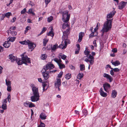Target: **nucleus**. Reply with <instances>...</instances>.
Returning a JSON list of instances; mask_svg holds the SVG:
<instances>
[{"instance_id": "1", "label": "nucleus", "mask_w": 127, "mask_h": 127, "mask_svg": "<svg viewBox=\"0 0 127 127\" xmlns=\"http://www.w3.org/2000/svg\"><path fill=\"white\" fill-rule=\"evenodd\" d=\"M66 27L68 29L66 31L63 32V35L62 37V39L63 41L61 44L59 46V47L62 49H65L67 47L68 44L70 43V40L68 39V35L70 29L69 25L68 24L64 23L62 26V28L63 29H65Z\"/></svg>"}, {"instance_id": "2", "label": "nucleus", "mask_w": 127, "mask_h": 127, "mask_svg": "<svg viewBox=\"0 0 127 127\" xmlns=\"http://www.w3.org/2000/svg\"><path fill=\"white\" fill-rule=\"evenodd\" d=\"M32 87L33 95L31 97V100L33 102L37 101L39 99L38 88L34 85L32 86Z\"/></svg>"}, {"instance_id": "3", "label": "nucleus", "mask_w": 127, "mask_h": 127, "mask_svg": "<svg viewBox=\"0 0 127 127\" xmlns=\"http://www.w3.org/2000/svg\"><path fill=\"white\" fill-rule=\"evenodd\" d=\"M54 67V65L50 63L47 64L46 66L43 67V68L42 69V72L43 76L45 80H47L49 77L48 73H45L46 72L48 73V72L46 71L48 69L49 70H51Z\"/></svg>"}, {"instance_id": "4", "label": "nucleus", "mask_w": 127, "mask_h": 127, "mask_svg": "<svg viewBox=\"0 0 127 127\" xmlns=\"http://www.w3.org/2000/svg\"><path fill=\"white\" fill-rule=\"evenodd\" d=\"M112 19H107L104 23L102 29L101 30V31L102 32V35L105 32H107L111 29L112 27Z\"/></svg>"}, {"instance_id": "5", "label": "nucleus", "mask_w": 127, "mask_h": 127, "mask_svg": "<svg viewBox=\"0 0 127 127\" xmlns=\"http://www.w3.org/2000/svg\"><path fill=\"white\" fill-rule=\"evenodd\" d=\"M16 61L18 65H21L24 64L26 65H28V64L31 63L30 59L26 56H24L23 54L22 55L21 59L18 58Z\"/></svg>"}, {"instance_id": "6", "label": "nucleus", "mask_w": 127, "mask_h": 127, "mask_svg": "<svg viewBox=\"0 0 127 127\" xmlns=\"http://www.w3.org/2000/svg\"><path fill=\"white\" fill-rule=\"evenodd\" d=\"M68 11L66 10L62 13L63 17L62 20L63 22L65 23L69 21L70 17V14H68Z\"/></svg>"}, {"instance_id": "7", "label": "nucleus", "mask_w": 127, "mask_h": 127, "mask_svg": "<svg viewBox=\"0 0 127 127\" xmlns=\"http://www.w3.org/2000/svg\"><path fill=\"white\" fill-rule=\"evenodd\" d=\"M54 61L57 63L60 69H62L65 68V65L62 64V61L60 58L59 59L55 58L54 59Z\"/></svg>"}, {"instance_id": "8", "label": "nucleus", "mask_w": 127, "mask_h": 127, "mask_svg": "<svg viewBox=\"0 0 127 127\" xmlns=\"http://www.w3.org/2000/svg\"><path fill=\"white\" fill-rule=\"evenodd\" d=\"M55 86L56 88L58 89V90L59 91L61 90V89L59 87L61 85V79H57L55 80L54 83Z\"/></svg>"}, {"instance_id": "9", "label": "nucleus", "mask_w": 127, "mask_h": 127, "mask_svg": "<svg viewBox=\"0 0 127 127\" xmlns=\"http://www.w3.org/2000/svg\"><path fill=\"white\" fill-rule=\"evenodd\" d=\"M127 4V2L121 1L118 6V8L120 9H122L125 7Z\"/></svg>"}, {"instance_id": "10", "label": "nucleus", "mask_w": 127, "mask_h": 127, "mask_svg": "<svg viewBox=\"0 0 127 127\" xmlns=\"http://www.w3.org/2000/svg\"><path fill=\"white\" fill-rule=\"evenodd\" d=\"M116 13V11L114 10L107 14L106 16L107 20L108 19H110L112 18Z\"/></svg>"}, {"instance_id": "11", "label": "nucleus", "mask_w": 127, "mask_h": 127, "mask_svg": "<svg viewBox=\"0 0 127 127\" xmlns=\"http://www.w3.org/2000/svg\"><path fill=\"white\" fill-rule=\"evenodd\" d=\"M103 87L104 91L105 92H108V90L110 87V86L108 83H106L105 84L103 85Z\"/></svg>"}, {"instance_id": "12", "label": "nucleus", "mask_w": 127, "mask_h": 127, "mask_svg": "<svg viewBox=\"0 0 127 127\" xmlns=\"http://www.w3.org/2000/svg\"><path fill=\"white\" fill-rule=\"evenodd\" d=\"M42 85L43 91H45L47 90L49 86V84L48 82H44L42 83Z\"/></svg>"}, {"instance_id": "13", "label": "nucleus", "mask_w": 127, "mask_h": 127, "mask_svg": "<svg viewBox=\"0 0 127 127\" xmlns=\"http://www.w3.org/2000/svg\"><path fill=\"white\" fill-rule=\"evenodd\" d=\"M103 76L106 78L107 79H108L110 82H112L113 81V79L112 77L108 74L104 73L103 74Z\"/></svg>"}, {"instance_id": "14", "label": "nucleus", "mask_w": 127, "mask_h": 127, "mask_svg": "<svg viewBox=\"0 0 127 127\" xmlns=\"http://www.w3.org/2000/svg\"><path fill=\"white\" fill-rule=\"evenodd\" d=\"M99 92L101 96L105 97L107 96V94L104 92L103 91V89L102 88H100Z\"/></svg>"}, {"instance_id": "15", "label": "nucleus", "mask_w": 127, "mask_h": 127, "mask_svg": "<svg viewBox=\"0 0 127 127\" xmlns=\"http://www.w3.org/2000/svg\"><path fill=\"white\" fill-rule=\"evenodd\" d=\"M29 48L31 49V51L36 46L35 44L33 43L32 42L30 41L28 44Z\"/></svg>"}, {"instance_id": "16", "label": "nucleus", "mask_w": 127, "mask_h": 127, "mask_svg": "<svg viewBox=\"0 0 127 127\" xmlns=\"http://www.w3.org/2000/svg\"><path fill=\"white\" fill-rule=\"evenodd\" d=\"M84 35V33L83 32H81L79 34V39L78 40V42L80 43Z\"/></svg>"}, {"instance_id": "17", "label": "nucleus", "mask_w": 127, "mask_h": 127, "mask_svg": "<svg viewBox=\"0 0 127 127\" xmlns=\"http://www.w3.org/2000/svg\"><path fill=\"white\" fill-rule=\"evenodd\" d=\"M59 46H58V44H56L52 46V45L51 47V50L52 51V52H53L54 51H55V50L57 48H60L61 49H62V48H60L59 47V46Z\"/></svg>"}, {"instance_id": "18", "label": "nucleus", "mask_w": 127, "mask_h": 127, "mask_svg": "<svg viewBox=\"0 0 127 127\" xmlns=\"http://www.w3.org/2000/svg\"><path fill=\"white\" fill-rule=\"evenodd\" d=\"M88 47H86L85 50L84 51V54L86 55L87 57H88V55L90 53V51H89V49L88 48Z\"/></svg>"}, {"instance_id": "19", "label": "nucleus", "mask_w": 127, "mask_h": 127, "mask_svg": "<svg viewBox=\"0 0 127 127\" xmlns=\"http://www.w3.org/2000/svg\"><path fill=\"white\" fill-rule=\"evenodd\" d=\"M10 45V43L9 41L5 42L3 44V46L5 48H8Z\"/></svg>"}, {"instance_id": "20", "label": "nucleus", "mask_w": 127, "mask_h": 127, "mask_svg": "<svg viewBox=\"0 0 127 127\" xmlns=\"http://www.w3.org/2000/svg\"><path fill=\"white\" fill-rule=\"evenodd\" d=\"M9 59L12 62H14L16 59V57L13 56L12 55H9Z\"/></svg>"}, {"instance_id": "21", "label": "nucleus", "mask_w": 127, "mask_h": 127, "mask_svg": "<svg viewBox=\"0 0 127 127\" xmlns=\"http://www.w3.org/2000/svg\"><path fill=\"white\" fill-rule=\"evenodd\" d=\"M111 63L112 64L115 66L119 65L120 64V62L118 61H116L115 62H113V61H111Z\"/></svg>"}, {"instance_id": "22", "label": "nucleus", "mask_w": 127, "mask_h": 127, "mask_svg": "<svg viewBox=\"0 0 127 127\" xmlns=\"http://www.w3.org/2000/svg\"><path fill=\"white\" fill-rule=\"evenodd\" d=\"M117 94V93L116 90H113L111 95V96L113 98H115L116 97Z\"/></svg>"}, {"instance_id": "23", "label": "nucleus", "mask_w": 127, "mask_h": 127, "mask_svg": "<svg viewBox=\"0 0 127 127\" xmlns=\"http://www.w3.org/2000/svg\"><path fill=\"white\" fill-rule=\"evenodd\" d=\"M40 117L42 120H45L46 119V116L44 113H42L40 115Z\"/></svg>"}, {"instance_id": "24", "label": "nucleus", "mask_w": 127, "mask_h": 127, "mask_svg": "<svg viewBox=\"0 0 127 127\" xmlns=\"http://www.w3.org/2000/svg\"><path fill=\"white\" fill-rule=\"evenodd\" d=\"M84 76V74L83 73H79L77 77V79L80 80Z\"/></svg>"}, {"instance_id": "25", "label": "nucleus", "mask_w": 127, "mask_h": 127, "mask_svg": "<svg viewBox=\"0 0 127 127\" xmlns=\"http://www.w3.org/2000/svg\"><path fill=\"white\" fill-rule=\"evenodd\" d=\"M29 42H30V41L28 40L27 41L25 40L22 41H20L19 42L20 43L22 44L27 45Z\"/></svg>"}, {"instance_id": "26", "label": "nucleus", "mask_w": 127, "mask_h": 127, "mask_svg": "<svg viewBox=\"0 0 127 127\" xmlns=\"http://www.w3.org/2000/svg\"><path fill=\"white\" fill-rule=\"evenodd\" d=\"M16 38V37H9L8 38L9 39V41L11 42H13L15 40Z\"/></svg>"}, {"instance_id": "27", "label": "nucleus", "mask_w": 127, "mask_h": 127, "mask_svg": "<svg viewBox=\"0 0 127 127\" xmlns=\"http://www.w3.org/2000/svg\"><path fill=\"white\" fill-rule=\"evenodd\" d=\"M27 13L29 14H32V15L34 16L35 15V13L33 12L32 11V8H30L29 9Z\"/></svg>"}, {"instance_id": "28", "label": "nucleus", "mask_w": 127, "mask_h": 127, "mask_svg": "<svg viewBox=\"0 0 127 127\" xmlns=\"http://www.w3.org/2000/svg\"><path fill=\"white\" fill-rule=\"evenodd\" d=\"M5 83L6 85L7 86L11 85V82L10 80H8L7 79L5 80Z\"/></svg>"}, {"instance_id": "29", "label": "nucleus", "mask_w": 127, "mask_h": 127, "mask_svg": "<svg viewBox=\"0 0 127 127\" xmlns=\"http://www.w3.org/2000/svg\"><path fill=\"white\" fill-rule=\"evenodd\" d=\"M10 33L11 35L13 36H15L17 34V32L15 31H11V30H10Z\"/></svg>"}, {"instance_id": "30", "label": "nucleus", "mask_w": 127, "mask_h": 127, "mask_svg": "<svg viewBox=\"0 0 127 127\" xmlns=\"http://www.w3.org/2000/svg\"><path fill=\"white\" fill-rule=\"evenodd\" d=\"M89 59L86 58L85 59V61L86 62H89L90 64L91 65H92L93 64V61L92 60H90Z\"/></svg>"}, {"instance_id": "31", "label": "nucleus", "mask_w": 127, "mask_h": 127, "mask_svg": "<svg viewBox=\"0 0 127 127\" xmlns=\"http://www.w3.org/2000/svg\"><path fill=\"white\" fill-rule=\"evenodd\" d=\"M71 77V74L70 73H68L65 76V78L66 79L68 80Z\"/></svg>"}, {"instance_id": "32", "label": "nucleus", "mask_w": 127, "mask_h": 127, "mask_svg": "<svg viewBox=\"0 0 127 127\" xmlns=\"http://www.w3.org/2000/svg\"><path fill=\"white\" fill-rule=\"evenodd\" d=\"M92 33L90 34L89 36L91 38H92L93 37L97 35V33L96 34H94V32H93L92 31L91 32Z\"/></svg>"}, {"instance_id": "33", "label": "nucleus", "mask_w": 127, "mask_h": 127, "mask_svg": "<svg viewBox=\"0 0 127 127\" xmlns=\"http://www.w3.org/2000/svg\"><path fill=\"white\" fill-rule=\"evenodd\" d=\"M12 15V13L11 12H8L6 13L4 15L5 17H6L8 18H9L10 16Z\"/></svg>"}, {"instance_id": "34", "label": "nucleus", "mask_w": 127, "mask_h": 127, "mask_svg": "<svg viewBox=\"0 0 127 127\" xmlns=\"http://www.w3.org/2000/svg\"><path fill=\"white\" fill-rule=\"evenodd\" d=\"M23 105L25 107H29V102L28 101H26V102H24Z\"/></svg>"}, {"instance_id": "35", "label": "nucleus", "mask_w": 127, "mask_h": 127, "mask_svg": "<svg viewBox=\"0 0 127 127\" xmlns=\"http://www.w3.org/2000/svg\"><path fill=\"white\" fill-rule=\"evenodd\" d=\"M46 27H44L43 28L42 30L40 33L38 34V36H39L41 34H42L46 30Z\"/></svg>"}, {"instance_id": "36", "label": "nucleus", "mask_w": 127, "mask_h": 127, "mask_svg": "<svg viewBox=\"0 0 127 127\" xmlns=\"http://www.w3.org/2000/svg\"><path fill=\"white\" fill-rule=\"evenodd\" d=\"M82 113L84 115H85V117L86 116V115L87 114V111L86 109H84L82 111Z\"/></svg>"}, {"instance_id": "37", "label": "nucleus", "mask_w": 127, "mask_h": 127, "mask_svg": "<svg viewBox=\"0 0 127 127\" xmlns=\"http://www.w3.org/2000/svg\"><path fill=\"white\" fill-rule=\"evenodd\" d=\"M48 41V40L46 39H43V46H45L46 44L47 43Z\"/></svg>"}, {"instance_id": "38", "label": "nucleus", "mask_w": 127, "mask_h": 127, "mask_svg": "<svg viewBox=\"0 0 127 127\" xmlns=\"http://www.w3.org/2000/svg\"><path fill=\"white\" fill-rule=\"evenodd\" d=\"M48 35L51 36L52 37H53L54 36V34L52 30L49 32Z\"/></svg>"}, {"instance_id": "39", "label": "nucleus", "mask_w": 127, "mask_h": 127, "mask_svg": "<svg viewBox=\"0 0 127 127\" xmlns=\"http://www.w3.org/2000/svg\"><path fill=\"white\" fill-rule=\"evenodd\" d=\"M6 99L7 100L9 103H10L11 101V96L10 94H8L7 97Z\"/></svg>"}, {"instance_id": "40", "label": "nucleus", "mask_w": 127, "mask_h": 127, "mask_svg": "<svg viewBox=\"0 0 127 127\" xmlns=\"http://www.w3.org/2000/svg\"><path fill=\"white\" fill-rule=\"evenodd\" d=\"M47 57V55L46 54H43L42 55L41 57V59L42 60H44Z\"/></svg>"}, {"instance_id": "41", "label": "nucleus", "mask_w": 127, "mask_h": 127, "mask_svg": "<svg viewBox=\"0 0 127 127\" xmlns=\"http://www.w3.org/2000/svg\"><path fill=\"white\" fill-rule=\"evenodd\" d=\"M61 54H60L59 55V56H61V58L62 59L65 60L66 57V56L64 55H61Z\"/></svg>"}, {"instance_id": "42", "label": "nucleus", "mask_w": 127, "mask_h": 127, "mask_svg": "<svg viewBox=\"0 0 127 127\" xmlns=\"http://www.w3.org/2000/svg\"><path fill=\"white\" fill-rule=\"evenodd\" d=\"M35 106V105L31 102H29V108L34 107Z\"/></svg>"}, {"instance_id": "43", "label": "nucleus", "mask_w": 127, "mask_h": 127, "mask_svg": "<svg viewBox=\"0 0 127 127\" xmlns=\"http://www.w3.org/2000/svg\"><path fill=\"white\" fill-rule=\"evenodd\" d=\"M85 69V66L84 64H81L80 65V70L82 71Z\"/></svg>"}, {"instance_id": "44", "label": "nucleus", "mask_w": 127, "mask_h": 127, "mask_svg": "<svg viewBox=\"0 0 127 127\" xmlns=\"http://www.w3.org/2000/svg\"><path fill=\"white\" fill-rule=\"evenodd\" d=\"M3 110H6L7 109V105L6 104H2L1 106Z\"/></svg>"}, {"instance_id": "45", "label": "nucleus", "mask_w": 127, "mask_h": 127, "mask_svg": "<svg viewBox=\"0 0 127 127\" xmlns=\"http://www.w3.org/2000/svg\"><path fill=\"white\" fill-rule=\"evenodd\" d=\"M53 19V17L52 16H51L47 18V21L49 22H50Z\"/></svg>"}, {"instance_id": "46", "label": "nucleus", "mask_w": 127, "mask_h": 127, "mask_svg": "<svg viewBox=\"0 0 127 127\" xmlns=\"http://www.w3.org/2000/svg\"><path fill=\"white\" fill-rule=\"evenodd\" d=\"M88 57V59H90V60H92L94 62V57L91 54H89L88 56V57Z\"/></svg>"}, {"instance_id": "47", "label": "nucleus", "mask_w": 127, "mask_h": 127, "mask_svg": "<svg viewBox=\"0 0 127 127\" xmlns=\"http://www.w3.org/2000/svg\"><path fill=\"white\" fill-rule=\"evenodd\" d=\"M7 86V90L9 92H11L12 90V88L11 87V85L9 86Z\"/></svg>"}, {"instance_id": "48", "label": "nucleus", "mask_w": 127, "mask_h": 127, "mask_svg": "<svg viewBox=\"0 0 127 127\" xmlns=\"http://www.w3.org/2000/svg\"><path fill=\"white\" fill-rule=\"evenodd\" d=\"M31 29V27L30 26H28L26 27L25 30V33H26L28 31Z\"/></svg>"}, {"instance_id": "49", "label": "nucleus", "mask_w": 127, "mask_h": 127, "mask_svg": "<svg viewBox=\"0 0 127 127\" xmlns=\"http://www.w3.org/2000/svg\"><path fill=\"white\" fill-rule=\"evenodd\" d=\"M51 0H45V2L46 4V7H47L48 4L50 2Z\"/></svg>"}, {"instance_id": "50", "label": "nucleus", "mask_w": 127, "mask_h": 127, "mask_svg": "<svg viewBox=\"0 0 127 127\" xmlns=\"http://www.w3.org/2000/svg\"><path fill=\"white\" fill-rule=\"evenodd\" d=\"M63 72L62 71L59 74H58V77L60 78H61L62 75H63Z\"/></svg>"}, {"instance_id": "51", "label": "nucleus", "mask_w": 127, "mask_h": 127, "mask_svg": "<svg viewBox=\"0 0 127 127\" xmlns=\"http://www.w3.org/2000/svg\"><path fill=\"white\" fill-rule=\"evenodd\" d=\"M45 124L41 122L40 125L38 126V127H45Z\"/></svg>"}, {"instance_id": "52", "label": "nucleus", "mask_w": 127, "mask_h": 127, "mask_svg": "<svg viewBox=\"0 0 127 127\" xmlns=\"http://www.w3.org/2000/svg\"><path fill=\"white\" fill-rule=\"evenodd\" d=\"M26 11V8H24L23 10H22L21 12V14H24Z\"/></svg>"}, {"instance_id": "53", "label": "nucleus", "mask_w": 127, "mask_h": 127, "mask_svg": "<svg viewBox=\"0 0 127 127\" xmlns=\"http://www.w3.org/2000/svg\"><path fill=\"white\" fill-rule=\"evenodd\" d=\"M28 4H29L32 7L34 5V3L31 1H29L28 2Z\"/></svg>"}, {"instance_id": "54", "label": "nucleus", "mask_w": 127, "mask_h": 127, "mask_svg": "<svg viewBox=\"0 0 127 127\" xmlns=\"http://www.w3.org/2000/svg\"><path fill=\"white\" fill-rule=\"evenodd\" d=\"M112 69H113V71L115 72H118L120 70L118 68H113Z\"/></svg>"}, {"instance_id": "55", "label": "nucleus", "mask_w": 127, "mask_h": 127, "mask_svg": "<svg viewBox=\"0 0 127 127\" xmlns=\"http://www.w3.org/2000/svg\"><path fill=\"white\" fill-rule=\"evenodd\" d=\"M52 45H49L47 46V48L48 50H50L51 49Z\"/></svg>"}, {"instance_id": "56", "label": "nucleus", "mask_w": 127, "mask_h": 127, "mask_svg": "<svg viewBox=\"0 0 127 127\" xmlns=\"http://www.w3.org/2000/svg\"><path fill=\"white\" fill-rule=\"evenodd\" d=\"M111 69V70L110 71V74L112 76H113L114 74V72L113 71H114L112 69Z\"/></svg>"}, {"instance_id": "57", "label": "nucleus", "mask_w": 127, "mask_h": 127, "mask_svg": "<svg viewBox=\"0 0 127 127\" xmlns=\"http://www.w3.org/2000/svg\"><path fill=\"white\" fill-rule=\"evenodd\" d=\"M57 71V70H50L49 71V72L48 73L49 74V73H54L55 72H56Z\"/></svg>"}, {"instance_id": "58", "label": "nucleus", "mask_w": 127, "mask_h": 127, "mask_svg": "<svg viewBox=\"0 0 127 127\" xmlns=\"http://www.w3.org/2000/svg\"><path fill=\"white\" fill-rule=\"evenodd\" d=\"M7 99H4L3 101L2 102V104H6L7 103Z\"/></svg>"}, {"instance_id": "59", "label": "nucleus", "mask_w": 127, "mask_h": 127, "mask_svg": "<svg viewBox=\"0 0 127 127\" xmlns=\"http://www.w3.org/2000/svg\"><path fill=\"white\" fill-rule=\"evenodd\" d=\"M67 84V82H66L64 81L63 82H62V84L65 87L66 86Z\"/></svg>"}, {"instance_id": "60", "label": "nucleus", "mask_w": 127, "mask_h": 127, "mask_svg": "<svg viewBox=\"0 0 127 127\" xmlns=\"http://www.w3.org/2000/svg\"><path fill=\"white\" fill-rule=\"evenodd\" d=\"M16 29V27L15 26H12L10 27V29L11 30H15Z\"/></svg>"}, {"instance_id": "61", "label": "nucleus", "mask_w": 127, "mask_h": 127, "mask_svg": "<svg viewBox=\"0 0 127 127\" xmlns=\"http://www.w3.org/2000/svg\"><path fill=\"white\" fill-rule=\"evenodd\" d=\"M117 49L116 48H114L112 50V52H113L114 53H116L117 51Z\"/></svg>"}, {"instance_id": "62", "label": "nucleus", "mask_w": 127, "mask_h": 127, "mask_svg": "<svg viewBox=\"0 0 127 127\" xmlns=\"http://www.w3.org/2000/svg\"><path fill=\"white\" fill-rule=\"evenodd\" d=\"M70 68L72 70H74L75 69V68L74 66L73 65H71L70 66Z\"/></svg>"}, {"instance_id": "63", "label": "nucleus", "mask_w": 127, "mask_h": 127, "mask_svg": "<svg viewBox=\"0 0 127 127\" xmlns=\"http://www.w3.org/2000/svg\"><path fill=\"white\" fill-rule=\"evenodd\" d=\"M93 44L94 45V46L95 47H96L97 44L96 43V40H94L93 42Z\"/></svg>"}, {"instance_id": "64", "label": "nucleus", "mask_w": 127, "mask_h": 127, "mask_svg": "<svg viewBox=\"0 0 127 127\" xmlns=\"http://www.w3.org/2000/svg\"><path fill=\"white\" fill-rule=\"evenodd\" d=\"M3 47L1 46H0V52H1L3 51Z\"/></svg>"}]
</instances>
